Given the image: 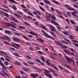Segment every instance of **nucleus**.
Instances as JSON below:
<instances>
[{"instance_id":"nucleus-1","label":"nucleus","mask_w":78,"mask_h":78,"mask_svg":"<svg viewBox=\"0 0 78 78\" xmlns=\"http://www.w3.org/2000/svg\"><path fill=\"white\" fill-rule=\"evenodd\" d=\"M54 42L56 43L57 45H58V46H60L61 48H65V49H66L68 48V47L66 45H64L62 43L58 42H57L56 40L54 41Z\"/></svg>"},{"instance_id":"nucleus-2","label":"nucleus","mask_w":78,"mask_h":78,"mask_svg":"<svg viewBox=\"0 0 78 78\" xmlns=\"http://www.w3.org/2000/svg\"><path fill=\"white\" fill-rule=\"evenodd\" d=\"M41 32L44 33L43 34H44V36H45L46 37H47L48 38H50V39H52V40H55V38H54V37L48 35V34H47L46 32H45L44 30H41Z\"/></svg>"},{"instance_id":"nucleus-3","label":"nucleus","mask_w":78,"mask_h":78,"mask_svg":"<svg viewBox=\"0 0 78 78\" xmlns=\"http://www.w3.org/2000/svg\"><path fill=\"white\" fill-rule=\"evenodd\" d=\"M0 39L5 40V41L7 40L9 42H11V37L7 36V35H4L3 37H1Z\"/></svg>"},{"instance_id":"nucleus-4","label":"nucleus","mask_w":78,"mask_h":78,"mask_svg":"<svg viewBox=\"0 0 78 78\" xmlns=\"http://www.w3.org/2000/svg\"><path fill=\"white\" fill-rule=\"evenodd\" d=\"M12 44H13V45L11 44H10V45H12L13 47L16 48V49H19V48H20V45L19 44H15L13 42H12ZM15 45L17 47H16Z\"/></svg>"},{"instance_id":"nucleus-5","label":"nucleus","mask_w":78,"mask_h":78,"mask_svg":"<svg viewBox=\"0 0 78 78\" xmlns=\"http://www.w3.org/2000/svg\"><path fill=\"white\" fill-rule=\"evenodd\" d=\"M50 30L51 31H53V32H56V33L57 34H58L59 33V32L57 30H56L55 29V27H53V26H51L50 27Z\"/></svg>"},{"instance_id":"nucleus-6","label":"nucleus","mask_w":78,"mask_h":78,"mask_svg":"<svg viewBox=\"0 0 78 78\" xmlns=\"http://www.w3.org/2000/svg\"><path fill=\"white\" fill-rule=\"evenodd\" d=\"M10 18L12 20H13L14 21H15L16 22H17V23H19V21H18V20H17V19L16 18L14 17L13 16H12L11 15Z\"/></svg>"},{"instance_id":"nucleus-7","label":"nucleus","mask_w":78,"mask_h":78,"mask_svg":"<svg viewBox=\"0 0 78 78\" xmlns=\"http://www.w3.org/2000/svg\"><path fill=\"white\" fill-rule=\"evenodd\" d=\"M33 13L35 15H37V13H38L39 15H41V12L39 10H37V11H34Z\"/></svg>"},{"instance_id":"nucleus-8","label":"nucleus","mask_w":78,"mask_h":78,"mask_svg":"<svg viewBox=\"0 0 78 78\" xmlns=\"http://www.w3.org/2000/svg\"><path fill=\"white\" fill-rule=\"evenodd\" d=\"M13 41H16L18 42H20L22 40L21 39L18 38L14 37L12 38Z\"/></svg>"},{"instance_id":"nucleus-9","label":"nucleus","mask_w":78,"mask_h":78,"mask_svg":"<svg viewBox=\"0 0 78 78\" xmlns=\"http://www.w3.org/2000/svg\"><path fill=\"white\" fill-rule=\"evenodd\" d=\"M45 72H44V74L46 76L49 75L50 74V72L49 71H48L47 69H45Z\"/></svg>"},{"instance_id":"nucleus-10","label":"nucleus","mask_w":78,"mask_h":78,"mask_svg":"<svg viewBox=\"0 0 78 78\" xmlns=\"http://www.w3.org/2000/svg\"><path fill=\"white\" fill-rule=\"evenodd\" d=\"M29 33L31 34H32L33 36H35L36 37H37V35L36 33L34 32L33 31H30L29 32Z\"/></svg>"},{"instance_id":"nucleus-11","label":"nucleus","mask_w":78,"mask_h":78,"mask_svg":"<svg viewBox=\"0 0 78 78\" xmlns=\"http://www.w3.org/2000/svg\"><path fill=\"white\" fill-rule=\"evenodd\" d=\"M9 26H11L12 28H16V27L14 25H13L12 24H10L9 23H7V27H9Z\"/></svg>"},{"instance_id":"nucleus-12","label":"nucleus","mask_w":78,"mask_h":78,"mask_svg":"<svg viewBox=\"0 0 78 78\" xmlns=\"http://www.w3.org/2000/svg\"><path fill=\"white\" fill-rule=\"evenodd\" d=\"M22 70H23L25 72H28V71L30 70V68H27H27L23 67Z\"/></svg>"},{"instance_id":"nucleus-13","label":"nucleus","mask_w":78,"mask_h":78,"mask_svg":"<svg viewBox=\"0 0 78 78\" xmlns=\"http://www.w3.org/2000/svg\"><path fill=\"white\" fill-rule=\"evenodd\" d=\"M51 23H53V24H54V25H57V26H59V25L58 23H56V22L53 20H51Z\"/></svg>"},{"instance_id":"nucleus-14","label":"nucleus","mask_w":78,"mask_h":78,"mask_svg":"<svg viewBox=\"0 0 78 78\" xmlns=\"http://www.w3.org/2000/svg\"><path fill=\"white\" fill-rule=\"evenodd\" d=\"M41 27H42V29H44L46 31H48V30L47 29V28H46V27L45 26H44L43 25H41Z\"/></svg>"},{"instance_id":"nucleus-15","label":"nucleus","mask_w":78,"mask_h":78,"mask_svg":"<svg viewBox=\"0 0 78 78\" xmlns=\"http://www.w3.org/2000/svg\"><path fill=\"white\" fill-rule=\"evenodd\" d=\"M2 67V69L4 70H6L7 67L6 66H5V65L3 64L2 65H1Z\"/></svg>"},{"instance_id":"nucleus-16","label":"nucleus","mask_w":78,"mask_h":78,"mask_svg":"<svg viewBox=\"0 0 78 78\" xmlns=\"http://www.w3.org/2000/svg\"><path fill=\"white\" fill-rule=\"evenodd\" d=\"M44 2L45 3H47L48 5H50L51 4V2H50L49 1L47 0H44Z\"/></svg>"},{"instance_id":"nucleus-17","label":"nucleus","mask_w":78,"mask_h":78,"mask_svg":"<svg viewBox=\"0 0 78 78\" xmlns=\"http://www.w3.org/2000/svg\"><path fill=\"white\" fill-rule=\"evenodd\" d=\"M5 34H10L12 33L10 31L5 30Z\"/></svg>"},{"instance_id":"nucleus-18","label":"nucleus","mask_w":78,"mask_h":78,"mask_svg":"<svg viewBox=\"0 0 78 78\" xmlns=\"http://www.w3.org/2000/svg\"><path fill=\"white\" fill-rule=\"evenodd\" d=\"M66 60L68 61V62L69 63H70V62H72V60H73V59L70 58H68Z\"/></svg>"},{"instance_id":"nucleus-19","label":"nucleus","mask_w":78,"mask_h":78,"mask_svg":"<svg viewBox=\"0 0 78 78\" xmlns=\"http://www.w3.org/2000/svg\"><path fill=\"white\" fill-rule=\"evenodd\" d=\"M68 9L69 11H76V10L74 9V8L70 7L68 8Z\"/></svg>"},{"instance_id":"nucleus-20","label":"nucleus","mask_w":78,"mask_h":78,"mask_svg":"<svg viewBox=\"0 0 78 78\" xmlns=\"http://www.w3.org/2000/svg\"><path fill=\"white\" fill-rule=\"evenodd\" d=\"M14 63L15 64H16V65L19 66H21V64H20V63H19V62H14Z\"/></svg>"},{"instance_id":"nucleus-21","label":"nucleus","mask_w":78,"mask_h":78,"mask_svg":"<svg viewBox=\"0 0 78 78\" xmlns=\"http://www.w3.org/2000/svg\"><path fill=\"white\" fill-rule=\"evenodd\" d=\"M48 70L51 72H52V73H56V71L55 70L49 68H48Z\"/></svg>"},{"instance_id":"nucleus-22","label":"nucleus","mask_w":78,"mask_h":78,"mask_svg":"<svg viewBox=\"0 0 78 78\" xmlns=\"http://www.w3.org/2000/svg\"><path fill=\"white\" fill-rule=\"evenodd\" d=\"M52 1L53 3H55V4H56L57 5H60V3H59L58 2L56 1L52 0Z\"/></svg>"},{"instance_id":"nucleus-23","label":"nucleus","mask_w":78,"mask_h":78,"mask_svg":"<svg viewBox=\"0 0 78 78\" xmlns=\"http://www.w3.org/2000/svg\"><path fill=\"white\" fill-rule=\"evenodd\" d=\"M30 75L32 76V77H33V78H36V74L32 73L30 74Z\"/></svg>"},{"instance_id":"nucleus-24","label":"nucleus","mask_w":78,"mask_h":78,"mask_svg":"<svg viewBox=\"0 0 78 78\" xmlns=\"http://www.w3.org/2000/svg\"><path fill=\"white\" fill-rule=\"evenodd\" d=\"M39 8L40 9H41V10H42L43 11H44L45 12H46V11H45V10L44 8H42L41 6L39 5Z\"/></svg>"},{"instance_id":"nucleus-25","label":"nucleus","mask_w":78,"mask_h":78,"mask_svg":"<svg viewBox=\"0 0 78 78\" xmlns=\"http://www.w3.org/2000/svg\"><path fill=\"white\" fill-rule=\"evenodd\" d=\"M23 64L25 66H27V67H29V64H28V63H27L26 62H23Z\"/></svg>"},{"instance_id":"nucleus-26","label":"nucleus","mask_w":78,"mask_h":78,"mask_svg":"<svg viewBox=\"0 0 78 78\" xmlns=\"http://www.w3.org/2000/svg\"><path fill=\"white\" fill-rule=\"evenodd\" d=\"M19 29H20V30H22L23 29V30H25L26 28L25 26H19Z\"/></svg>"},{"instance_id":"nucleus-27","label":"nucleus","mask_w":78,"mask_h":78,"mask_svg":"<svg viewBox=\"0 0 78 78\" xmlns=\"http://www.w3.org/2000/svg\"><path fill=\"white\" fill-rule=\"evenodd\" d=\"M14 15L15 16L17 17L18 19H20V17L16 13H14Z\"/></svg>"},{"instance_id":"nucleus-28","label":"nucleus","mask_w":78,"mask_h":78,"mask_svg":"<svg viewBox=\"0 0 78 78\" xmlns=\"http://www.w3.org/2000/svg\"><path fill=\"white\" fill-rule=\"evenodd\" d=\"M8 1H9L10 2H12V3H15V4L17 3V2H16V1H14V0H8Z\"/></svg>"},{"instance_id":"nucleus-29","label":"nucleus","mask_w":78,"mask_h":78,"mask_svg":"<svg viewBox=\"0 0 78 78\" xmlns=\"http://www.w3.org/2000/svg\"><path fill=\"white\" fill-rule=\"evenodd\" d=\"M38 40L41 42L42 43H44V40H43L42 39L39 38H38Z\"/></svg>"},{"instance_id":"nucleus-30","label":"nucleus","mask_w":78,"mask_h":78,"mask_svg":"<svg viewBox=\"0 0 78 78\" xmlns=\"http://www.w3.org/2000/svg\"><path fill=\"white\" fill-rule=\"evenodd\" d=\"M22 37H23V38H24L25 39H26V40H27V41H29V39H28V37H26V36L25 35H23L22 36Z\"/></svg>"},{"instance_id":"nucleus-31","label":"nucleus","mask_w":78,"mask_h":78,"mask_svg":"<svg viewBox=\"0 0 78 78\" xmlns=\"http://www.w3.org/2000/svg\"><path fill=\"white\" fill-rule=\"evenodd\" d=\"M56 11L59 15H61V14H62V12H61L60 11L56 10Z\"/></svg>"},{"instance_id":"nucleus-32","label":"nucleus","mask_w":78,"mask_h":78,"mask_svg":"<svg viewBox=\"0 0 78 78\" xmlns=\"http://www.w3.org/2000/svg\"><path fill=\"white\" fill-rule=\"evenodd\" d=\"M62 32L65 35H66V36H68L69 34L67 33L65 31H62Z\"/></svg>"},{"instance_id":"nucleus-33","label":"nucleus","mask_w":78,"mask_h":78,"mask_svg":"<svg viewBox=\"0 0 78 78\" xmlns=\"http://www.w3.org/2000/svg\"><path fill=\"white\" fill-rule=\"evenodd\" d=\"M66 21L67 23L69 25H70V20L68 19H66Z\"/></svg>"},{"instance_id":"nucleus-34","label":"nucleus","mask_w":78,"mask_h":78,"mask_svg":"<svg viewBox=\"0 0 78 78\" xmlns=\"http://www.w3.org/2000/svg\"><path fill=\"white\" fill-rule=\"evenodd\" d=\"M12 8L13 9H14V10H17V8H16V6L14 5H12Z\"/></svg>"},{"instance_id":"nucleus-35","label":"nucleus","mask_w":78,"mask_h":78,"mask_svg":"<svg viewBox=\"0 0 78 78\" xmlns=\"http://www.w3.org/2000/svg\"><path fill=\"white\" fill-rule=\"evenodd\" d=\"M14 55L15 56H17V57H18L19 58H20V55L16 53H14Z\"/></svg>"},{"instance_id":"nucleus-36","label":"nucleus","mask_w":78,"mask_h":78,"mask_svg":"<svg viewBox=\"0 0 78 78\" xmlns=\"http://www.w3.org/2000/svg\"><path fill=\"white\" fill-rule=\"evenodd\" d=\"M65 40L67 42H68L69 44H70V43H71V42L70 41V40H69L65 38Z\"/></svg>"},{"instance_id":"nucleus-37","label":"nucleus","mask_w":78,"mask_h":78,"mask_svg":"<svg viewBox=\"0 0 78 78\" xmlns=\"http://www.w3.org/2000/svg\"><path fill=\"white\" fill-rule=\"evenodd\" d=\"M28 63L29 64H31V65H33L34 64V63L33 62L31 61H28Z\"/></svg>"},{"instance_id":"nucleus-38","label":"nucleus","mask_w":78,"mask_h":78,"mask_svg":"<svg viewBox=\"0 0 78 78\" xmlns=\"http://www.w3.org/2000/svg\"><path fill=\"white\" fill-rule=\"evenodd\" d=\"M23 11L25 12H28V9H22Z\"/></svg>"},{"instance_id":"nucleus-39","label":"nucleus","mask_w":78,"mask_h":78,"mask_svg":"<svg viewBox=\"0 0 78 78\" xmlns=\"http://www.w3.org/2000/svg\"><path fill=\"white\" fill-rule=\"evenodd\" d=\"M41 59H42V61L43 62H45V58L43 56H41Z\"/></svg>"},{"instance_id":"nucleus-40","label":"nucleus","mask_w":78,"mask_h":78,"mask_svg":"<svg viewBox=\"0 0 78 78\" xmlns=\"http://www.w3.org/2000/svg\"><path fill=\"white\" fill-rule=\"evenodd\" d=\"M3 7H4V8H7V9H9V10H10V9H9V8L7 7V6L5 5H3Z\"/></svg>"},{"instance_id":"nucleus-41","label":"nucleus","mask_w":78,"mask_h":78,"mask_svg":"<svg viewBox=\"0 0 78 78\" xmlns=\"http://www.w3.org/2000/svg\"><path fill=\"white\" fill-rule=\"evenodd\" d=\"M69 37L70 38V39H71L73 40V39H74V37L72 35H69Z\"/></svg>"},{"instance_id":"nucleus-42","label":"nucleus","mask_w":78,"mask_h":78,"mask_svg":"<svg viewBox=\"0 0 78 78\" xmlns=\"http://www.w3.org/2000/svg\"><path fill=\"white\" fill-rule=\"evenodd\" d=\"M50 33L54 36V37H56V35L54 34V32L51 31H50Z\"/></svg>"},{"instance_id":"nucleus-43","label":"nucleus","mask_w":78,"mask_h":78,"mask_svg":"<svg viewBox=\"0 0 78 78\" xmlns=\"http://www.w3.org/2000/svg\"><path fill=\"white\" fill-rule=\"evenodd\" d=\"M51 18H52V19L54 20H55V19H56V17H55V16H54V15H52L51 16Z\"/></svg>"},{"instance_id":"nucleus-44","label":"nucleus","mask_w":78,"mask_h":78,"mask_svg":"<svg viewBox=\"0 0 78 78\" xmlns=\"http://www.w3.org/2000/svg\"><path fill=\"white\" fill-rule=\"evenodd\" d=\"M64 7H65V8H67V9H69V8L70 7V6L67 4H65L64 5Z\"/></svg>"},{"instance_id":"nucleus-45","label":"nucleus","mask_w":78,"mask_h":78,"mask_svg":"<svg viewBox=\"0 0 78 78\" xmlns=\"http://www.w3.org/2000/svg\"><path fill=\"white\" fill-rule=\"evenodd\" d=\"M46 63L48 66H50V63L48 62V60L46 61Z\"/></svg>"},{"instance_id":"nucleus-46","label":"nucleus","mask_w":78,"mask_h":78,"mask_svg":"<svg viewBox=\"0 0 78 78\" xmlns=\"http://www.w3.org/2000/svg\"><path fill=\"white\" fill-rule=\"evenodd\" d=\"M17 12H18V14H20L21 15H23V12L20 11H17Z\"/></svg>"},{"instance_id":"nucleus-47","label":"nucleus","mask_w":78,"mask_h":78,"mask_svg":"<svg viewBox=\"0 0 78 78\" xmlns=\"http://www.w3.org/2000/svg\"><path fill=\"white\" fill-rule=\"evenodd\" d=\"M23 23L25 25H27V26H30V23H27V22H24Z\"/></svg>"},{"instance_id":"nucleus-48","label":"nucleus","mask_w":78,"mask_h":78,"mask_svg":"<svg viewBox=\"0 0 78 78\" xmlns=\"http://www.w3.org/2000/svg\"><path fill=\"white\" fill-rule=\"evenodd\" d=\"M61 42L62 43H63V44H67V43L66 42V41H64V40H62L61 41Z\"/></svg>"},{"instance_id":"nucleus-49","label":"nucleus","mask_w":78,"mask_h":78,"mask_svg":"<svg viewBox=\"0 0 78 78\" xmlns=\"http://www.w3.org/2000/svg\"><path fill=\"white\" fill-rule=\"evenodd\" d=\"M50 58H51V59H52L53 60H54V61H56V59H55L54 58H53V57L52 55H50Z\"/></svg>"},{"instance_id":"nucleus-50","label":"nucleus","mask_w":78,"mask_h":78,"mask_svg":"<svg viewBox=\"0 0 78 78\" xmlns=\"http://www.w3.org/2000/svg\"><path fill=\"white\" fill-rule=\"evenodd\" d=\"M4 64H5V65H6V66L9 65V63H8L7 61H5L4 62Z\"/></svg>"},{"instance_id":"nucleus-51","label":"nucleus","mask_w":78,"mask_h":78,"mask_svg":"<svg viewBox=\"0 0 78 78\" xmlns=\"http://www.w3.org/2000/svg\"><path fill=\"white\" fill-rule=\"evenodd\" d=\"M29 49L30 50H31V51H34V49L33 48L31 47H30L29 48Z\"/></svg>"},{"instance_id":"nucleus-52","label":"nucleus","mask_w":78,"mask_h":78,"mask_svg":"<svg viewBox=\"0 0 78 78\" xmlns=\"http://www.w3.org/2000/svg\"><path fill=\"white\" fill-rule=\"evenodd\" d=\"M70 22L71 23H72V24H74V25H75V24H76L75 23V22L74 21H73V20H71Z\"/></svg>"},{"instance_id":"nucleus-53","label":"nucleus","mask_w":78,"mask_h":78,"mask_svg":"<svg viewBox=\"0 0 78 78\" xmlns=\"http://www.w3.org/2000/svg\"><path fill=\"white\" fill-rule=\"evenodd\" d=\"M9 50H12L13 51H15V48H11V47H9Z\"/></svg>"},{"instance_id":"nucleus-54","label":"nucleus","mask_w":78,"mask_h":78,"mask_svg":"<svg viewBox=\"0 0 78 78\" xmlns=\"http://www.w3.org/2000/svg\"><path fill=\"white\" fill-rule=\"evenodd\" d=\"M4 14L5 15V16H6V17H9V15H8V13H6L5 12L4 13Z\"/></svg>"},{"instance_id":"nucleus-55","label":"nucleus","mask_w":78,"mask_h":78,"mask_svg":"<svg viewBox=\"0 0 78 78\" xmlns=\"http://www.w3.org/2000/svg\"><path fill=\"white\" fill-rule=\"evenodd\" d=\"M73 6L76 8H78V5L75 4H73Z\"/></svg>"},{"instance_id":"nucleus-56","label":"nucleus","mask_w":78,"mask_h":78,"mask_svg":"<svg viewBox=\"0 0 78 78\" xmlns=\"http://www.w3.org/2000/svg\"><path fill=\"white\" fill-rule=\"evenodd\" d=\"M0 53H2V54H3L4 55L6 54V53L2 51H0Z\"/></svg>"},{"instance_id":"nucleus-57","label":"nucleus","mask_w":78,"mask_h":78,"mask_svg":"<svg viewBox=\"0 0 78 78\" xmlns=\"http://www.w3.org/2000/svg\"><path fill=\"white\" fill-rule=\"evenodd\" d=\"M37 52L38 53H39V54H40V55H43V53L41 51H38Z\"/></svg>"},{"instance_id":"nucleus-58","label":"nucleus","mask_w":78,"mask_h":78,"mask_svg":"<svg viewBox=\"0 0 78 78\" xmlns=\"http://www.w3.org/2000/svg\"><path fill=\"white\" fill-rule=\"evenodd\" d=\"M36 16L37 19H41V17H40V16H39L38 15H37Z\"/></svg>"},{"instance_id":"nucleus-59","label":"nucleus","mask_w":78,"mask_h":78,"mask_svg":"<svg viewBox=\"0 0 78 78\" xmlns=\"http://www.w3.org/2000/svg\"><path fill=\"white\" fill-rule=\"evenodd\" d=\"M28 14L29 15H30V16H32V17H33V15L32 14H31V12H30L28 11Z\"/></svg>"},{"instance_id":"nucleus-60","label":"nucleus","mask_w":78,"mask_h":78,"mask_svg":"<svg viewBox=\"0 0 78 78\" xmlns=\"http://www.w3.org/2000/svg\"><path fill=\"white\" fill-rule=\"evenodd\" d=\"M58 67L59 68V69H62V70H63V69H64V68L62 66L59 65H58Z\"/></svg>"},{"instance_id":"nucleus-61","label":"nucleus","mask_w":78,"mask_h":78,"mask_svg":"<svg viewBox=\"0 0 78 78\" xmlns=\"http://www.w3.org/2000/svg\"><path fill=\"white\" fill-rule=\"evenodd\" d=\"M36 61L38 62H39V63H40V62H41V60H40L38 59V58H36Z\"/></svg>"},{"instance_id":"nucleus-62","label":"nucleus","mask_w":78,"mask_h":78,"mask_svg":"<svg viewBox=\"0 0 78 78\" xmlns=\"http://www.w3.org/2000/svg\"><path fill=\"white\" fill-rule=\"evenodd\" d=\"M36 49L37 50H39L41 49V48L39 46H37L36 47Z\"/></svg>"},{"instance_id":"nucleus-63","label":"nucleus","mask_w":78,"mask_h":78,"mask_svg":"<svg viewBox=\"0 0 78 78\" xmlns=\"http://www.w3.org/2000/svg\"><path fill=\"white\" fill-rule=\"evenodd\" d=\"M51 11H52V12H54V11H55V9H54V8H53V7H51Z\"/></svg>"},{"instance_id":"nucleus-64","label":"nucleus","mask_w":78,"mask_h":78,"mask_svg":"<svg viewBox=\"0 0 78 78\" xmlns=\"http://www.w3.org/2000/svg\"><path fill=\"white\" fill-rule=\"evenodd\" d=\"M67 14H68V16H69V17H70L71 16L70 13L69 12H67Z\"/></svg>"}]
</instances>
